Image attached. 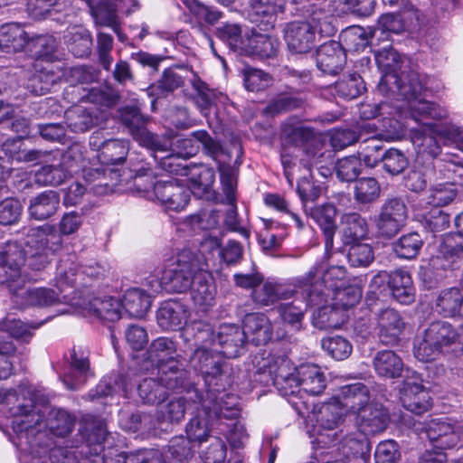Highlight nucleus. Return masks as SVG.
Here are the masks:
<instances>
[{"label": "nucleus", "instance_id": "nucleus-6", "mask_svg": "<svg viewBox=\"0 0 463 463\" xmlns=\"http://www.w3.org/2000/svg\"><path fill=\"white\" fill-rule=\"evenodd\" d=\"M205 269L206 263L202 254L184 249L178 253L176 261L164 269L161 281H156L155 290L185 292L194 283L195 277Z\"/></svg>", "mask_w": 463, "mask_h": 463}, {"label": "nucleus", "instance_id": "nucleus-54", "mask_svg": "<svg viewBox=\"0 0 463 463\" xmlns=\"http://www.w3.org/2000/svg\"><path fill=\"white\" fill-rule=\"evenodd\" d=\"M137 392L143 402L147 404H159L167 397L159 377L143 379L137 384Z\"/></svg>", "mask_w": 463, "mask_h": 463}, {"label": "nucleus", "instance_id": "nucleus-21", "mask_svg": "<svg viewBox=\"0 0 463 463\" xmlns=\"http://www.w3.org/2000/svg\"><path fill=\"white\" fill-rule=\"evenodd\" d=\"M292 285L293 288H290L288 285L274 280L262 281L257 288L252 290L251 298L260 307H269L279 300L288 299L296 292L300 291L299 288H295L294 282Z\"/></svg>", "mask_w": 463, "mask_h": 463}, {"label": "nucleus", "instance_id": "nucleus-13", "mask_svg": "<svg viewBox=\"0 0 463 463\" xmlns=\"http://www.w3.org/2000/svg\"><path fill=\"white\" fill-rule=\"evenodd\" d=\"M198 399L196 415L190 419L185 426L186 437L194 443L201 445L208 440L212 431V421L215 418L212 413V406L208 404V399H203V395L195 392Z\"/></svg>", "mask_w": 463, "mask_h": 463}, {"label": "nucleus", "instance_id": "nucleus-9", "mask_svg": "<svg viewBox=\"0 0 463 463\" xmlns=\"http://www.w3.org/2000/svg\"><path fill=\"white\" fill-rule=\"evenodd\" d=\"M331 457L342 463H369L370 444L364 431L340 430L338 439L327 445Z\"/></svg>", "mask_w": 463, "mask_h": 463}, {"label": "nucleus", "instance_id": "nucleus-27", "mask_svg": "<svg viewBox=\"0 0 463 463\" xmlns=\"http://www.w3.org/2000/svg\"><path fill=\"white\" fill-rule=\"evenodd\" d=\"M181 335L185 344L195 349L215 346L216 331L205 321L195 320L186 324Z\"/></svg>", "mask_w": 463, "mask_h": 463}, {"label": "nucleus", "instance_id": "nucleus-14", "mask_svg": "<svg viewBox=\"0 0 463 463\" xmlns=\"http://www.w3.org/2000/svg\"><path fill=\"white\" fill-rule=\"evenodd\" d=\"M69 364V371L64 373L62 382L68 390L74 391L93 375L89 351L81 346H73L70 352Z\"/></svg>", "mask_w": 463, "mask_h": 463}, {"label": "nucleus", "instance_id": "nucleus-52", "mask_svg": "<svg viewBox=\"0 0 463 463\" xmlns=\"http://www.w3.org/2000/svg\"><path fill=\"white\" fill-rule=\"evenodd\" d=\"M80 276L78 264L71 257L61 260L55 276L56 287L61 294H67V289L72 288Z\"/></svg>", "mask_w": 463, "mask_h": 463}, {"label": "nucleus", "instance_id": "nucleus-64", "mask_svg": "<svg viewBox=\"0 0 463 463\" xmlns=\"http://www.w3.org/2000/svg\"><path fill=\"white\" fill-rule=\"evenodd\" d=\"M423 244L420 235L417 232H411L402 235L397 241L393 243V250L395 254L402 259L415 258Z\"/></svg>", "mask_w": 463, "mask_h": 463}, {"label": "nucleus", "instance_id": "nucleus-4", "mask_svg": "<svg viewBox=\"0 0 463 463\" xmlns=\"http://www.w3.org/2000/svg\"><path fill=\"white\" fill-rule=\"evenodd\" d=\"M458 340L459 334L449 322L435 320L415 337L413 354L420 362H434L442 357Z\"/></svg>", "mask_w": 463, "mask_h": 463}, {"label": "nucleus", "instance_id": "nucleus-11", "mask_svg": "<svg viewBox=\"0 0 463 463\" xmlns=\"http://www.w3.org/2000/svg\"><path fill=\"white\" fill-rule=\"evenodd\" d=\"M407 217V206L402 199L386 200L375 220L379 234L385 238L395 236L404 227Z\"/></svg>", "mask_w": 463, "mask_h": 463}, {"label": "nucleus", "instance_id": "nucleus-15", "mask_svg": "<svg viewBox=\"0 0 463 463\" xmlns=\"http://www.w3.org/2000/svg\"><path fill=\"white\" fill-rule=\"evenodd\" d=\"M429 120L425 119L420 122L422 124L421 128L413 131L412 141L420 152L435 157L440 153V146L436 137H449L452 132L449 126Z\"/></svg>", "mask_w": 463, "mask_h": 463}, {"label": "nucleus", "instance_id": "nucleus-20", "mask_svg": "<svg viewBox=\"0 0 463 463\" xmlns=\"http://www.w3.org/2000/svg\"><path fill=\"white\" fill-rule=\"evenodd\" d=\"M158 377L166 392H198L191 380L190 373L178 361L158 368Z\"/></svg>", "mask_w": 463, "mask_h": 463}, {"label": "nucleus", "instance_id": "nucleus-47", "mask_svg": "<svg viewBox=\"0 0 463 463\" xmlns=\"http://www.w3.org/2000/svg\"><path fill=\"white\" fill-rule=\"evenodd\" d=\"M61 71L43 68L28 78L25 88L35 96L45 95L61 80Z\"/></svg>", "mask_w": 463, "mask_h": 463}, {"label": "nucleus", "instance_id": "nucleus-1", "mask_svg": "<svg viewBox=\"0 0 463 463\" xmlns=\"http://www.w3.org/2000/svg\"><path fill=\"white\" fill-rule=\"evenodd\" d=\"M375 61L383 72L378 90L384 95L392 94L405 97L413 118L431 116L436 118L446 116V109L421 98L427 90L426 82L415 71L398 73L401 69L402 56L391 45L375 52Z\"/></svg>", "mask_w": 463, "mask_h": 463}, {"label": "nucleus", "instance_id": "nucleus-36", "mask_svg": "<svg viewBox=\"0 0 463 463\" xmlns=\"http://www.w3.org/2000/svg\"><path fill=\"white\" fill-rule=\"evenodd\" d=\"M294 372L298 373L302 394L319 395L326 389V378L319 366L303 364L296 367Z\"/></svg>", "mask_w": 463, "mask_h": 463}, {"label": "nucleus", "instance_id": "nucleus-19", "mask_svg": "<svg viewBox=\"0 0 463 463\" xmlns=\"http://www.w3.org/2000/svg\"><path fill=\"white\" fill-rule=\"evenodd\" d=\"M463 258V238L458 234L447 233L439 242L438 252L431 259L433 267L453 269Z\"/></svg>", "mask_w": 463, "mask_h": 463}, {"label": "nucleus", "instance_id": "nucleus-34", "mask_svg": "<svg viewBox=\"0 0 463 463\" xmlns=\"http://www.w3.org/2000/svg\"><path fill=\"white\" fill-rule=\"evenodd\" d=\"M310 216L323 232L326 251H331L334 247V236L337 228L335 223V207L331 203L316 206L311 209Z\"/></svg>", "mask_w": 463, "mask_h": 463}, {"label": "nucleus", "instance_id": "nucleus-24", "mask_svg": "<svg viewBox=\"0 0 463 463\" xmlns=\"http://www.w3.org/2000/svg\"><path fill=\"white\" fill-rule=\"evenodd\" d=\"M245 338L255 345H266L273 337V326L264 313H250L245 316L243 328Z\"/></svg>", "mask_w": 463, "mask_h": 463}, {"label": "nucleus", "instance_id": "nucleus-61", "mask_svg": "<svg viewBox=\"0 0 463 463\" xmlns=\"http://www.w3.org/2000/svg\"><path fill=\"white\" fill-rule=\"evenodd\" d=\"M241 27L238 24L226 23L216 28L215 35L235 52H241L246 43L241 35Z\"/></svg>", "mask_w": 463, "mask_h": 463}, {"label": "nucleus", "instance_id": "nucleus-59", "mask_svg": "<svg viewBox=\"0 0 463 463\" xmlns=\"http://www.w3.org/2000/svg\"><path fill=\"white\" fill-rule=\"evenodd\" d=\"M184 5L200 24L213 25L222 17V13L217 8L208 6L198 0H184Z\"/></svg>", "mask_w": 463, "mask_h": 463}, {"label": "nucleus", "instance_id": "nucleus-22", "mask_svg": "<svg viewBox=\"0 0 463 463\" xmlns=\"http://www.w3.org/2000/svg\"><path fill=\"white\" fill-rule=\"evenodd\" d=\"M346 62L342 43L329 41L320 45L317 51V66L324 73L335 75Z\"/></svg>", "mask_w": 463, "mask_h": 463}, {"label": "nucleus", "instance_id": "nucleus-46", "mask_svg": "<svg viewBox=\"0 0 463 463\" xmlns=\"http://www.w3.org/2000/svg\"><path fill=\"white\" fill-rule=\"evenodd\" d=\"M203 399H208L212 406L213 415L219 420L222 419H235L240 414V409L238 407V399L233 394L229 393H213L212 392H206V396H203Z\"/></svg>", "mask_w": 463, "mask_h": 463}, {"label": "nucleus", "instance_id": "nucleus-29", "mask_svg": "<svg viewBox=\"0 0 463 463\" xmlns=\"http://www.w3.org/2000/svg\"><path fill=\"white\" fill-rule=\"evenodd\" d=\"M61 198L53 190H47L32 197L28 205L30 217L44 221L53 216L60 209Z\"/></svg>", "mask_w": 463, "mask_h": 463}, {"label": "nucleus", "instance_id": "nucleus-41", "mask_svg": "<svg viewBox=\"0 0 463 463\" xmlns=\"http://www.w3.org/2000/svg\"><path fill=\"white\" fill-rule=\"evenodd\" d=\"M389 288L392 297L401 304L410 305L415 300L416 289L411 275L398 269L391 273Z\"/></svg>", "mask_w": 463, "mask_h": 463}, {"label": "nucleus", "instance_id": "nucleus-62", "mask_svg": "<svg viewBox=\"0 0 463 463\" xmlns=\"http://www.w3.org/2000/svg\"><path fill=\"white\" fill-rule=\"evenodd\" d=\"M335 90L338 96L353 99L359 97L364 90L365 86L362 77L357 73L345 75L335 83Z\"/></svg>", "mask_w": 463, "mask_h": 463}, {"label": "nucleus", "instance_id": "nucleus-49", "mask_svg": "<svg viewBox=\"0 0 463 463\" xmlns=\"http://www.w3.org/2000/svg\"><path fill=\"white\" fill-rule=\"evenodd\" d=\"M194 141L191 135L190 137H177L175 142H172V153L162 158V168L169 173L177 172L172 162L175 156L184 159L195 156L199 151V146L194 144Z\"/></svg>", "mask_w": 463, "mask_h": 463}, {"label": "nucleus", "instance_id": "nucleus-44", "mask_svg": "<svg viewBox=\"0 0 463 463\" xmlns=\"http://www.w3.org/2000/svg\"><path fill=\"white\" fill-rule=\"evenodd\" d=\"M373 364L377 375L386 379L402 376L404 367L402 358L391 350L377 352L373 357Z\"/></svg>", "mask_w": 463, "mask_h": 463}, {"label": "nucleus", "instance_id": "nucleus-56", "mask_svg": "<svg viewBox=\"0 0 463 463\" xmlns=\"http://www.w3.org/2000/svg\"><path fill=\"white\" fill-rule=\"evenodd\" d=\"M380 194L381 186L375 178L363 177L354 181V197L358 203H371L377 200Z\"/></svg>", "mask_w": 463, "mask_h": 463}, {"label": "nucleus", "instance_id": "nucleus-7", "mask_svg": "<svg viewBox=\"0 0 463 463\" xmlns=\"http://www.w3.org/2000/svg\"><path fill=\"white\" fill-rule=\"evenodd\" d=\"M259 372L268 373L273 383L279 393L288 399L292 407L300 412V403L303 398L298 373H295L296 367H293L290 360L283 355H275L269 354L267 357L262 358V364L257 362Z\"/></svg>", "mask_w": 463, "mask_h": 463}, {"label": "nucleus", "instance_id": "nucleus-45", "mask_svg": "<svg viewBox=\"0 0 463 463\" xmlns=\"http://www.w3.org/2000/svg\"><path fill=\"white\" fill-rule=\"evenodd\" d=\"M177 346L175 341L168 337H157L153 340L146 350L147 359L158 368L176 362Z\"/></svg>", "mask_w": 463, "mask_h": 463}, {"label": "nucleus", "instance_id": "nucleus-43", "mask_svg": "<svg viewBox=\"0 0 463 463\" xmlns=\"http://www.w3.org/2000/svg\"><path fill=\"white\" fill-rule=\"evenodd\" d=\"M29 43L28 33L16 23L6 24L0 28V49L5 52H21Z\"/></svg>", "mask_w": 463, "mask_h": 463}, {"label": "nucleus", "instance_id": "nucleus-40", "mask_svg": "<svg viewBox=\"0 0 463 463\" xmlns=\"http://www.w3.org/2000/svg\"><path fill=\"white\" fill-rule=\"evenodd\" d=\"M279 46V42L277 38L253 33L247 38L242 52L260 59H269L277 55Z\"/></svg>", "mask_w": 463, "mask_h": 463}, {"label": "nucleus", "instance_id": "nucleus-32", "mask_svg": "<svg viewBox=\"0 0 463 463\" xmlns=\"http://www.w3.org/2000/svg\"><path fill=\"white\" fill-rule=\"evenodd\" d=\"M86 315L93 316L100 320L115 322L120 319L122 304L112 297H95L83 307Z\"/></svg>", "mask_w": 463, "mask_h": 463}, {"label": "nucleus", "instance_id": "nucleus-35", "mask_svg": "<svg viewBox=\"0 0 463 463\" xmlns=\"http://www.w3.org/2000/svg\"><path fill=\"white\" fill-rule=\"evenodd\" d=\"M340 235L344 245L361 242L368 234L366 220L357 213H345L341 216Z\"/></svg>", "mask_w": 463, "mask_h": 463}, {"label": "nucleus", "instance_id": "nucleus-37", "mask_svg": "<svg viewBox=\"0 0 463 463\" xmlns=\"http://www.w3.org/2000/svg\"><path fill=\"white\" fill-rule=\"evenodd\" d=\"M379 338L384 345H393L404 328L401 315L392 308L383 310L378 316Z\"/></svg>", "mask_w": 463, "mask_h": 463}, {"label": "nucleus", "instance_id": "nucleus-31", "mask_svg": "<svg viewBox=\"0 0 463 463\" xmlns=\"http://www.w3.org/2000/svg\"><path fill=\"white\" fill-rule=\"evenodd\" d=\"M198 399L193 400L192 396L185 397H174L164 402H160L156 410V418L160 422L178 424L185 415L187 410L192 405H197Z\"/></svg>", "mask_w": 463, "mask_h": 463}, {"label": "nucleus", "instance_id": "nucleus-12", "mask_svg": "<svg viewBox=\"0 0 463 463\" xmlns=\"http://www.w3.org/2000/svg\"><path fill=\"white\" fill-rule=\"evenodd\" d=\"M345 414L346 413L343 408L334 400L320 407L316 420L318 428L317 439L319 444L330 445L338 439L340 430L337 429L342 425Z\"/></svg>", "mask_w": 463, "mask_h": 463}, {"label": "nucleus", "instance_id": "nucleus-28", "mask_svg": "<svg viewBox=\"0 0 463 463\" xmlns=\"http://www.w3.org/2000/svg\"><path fill=\"white\" fill-rule=\"evenodd\" d=\"M402 104L397 106L395 109V114L392 118H385L383 119V128L386 129L387 137L391 139L399 138L404 134V130L408 128L407 119L411 118L415 122H420L425 119H432L436 121L442 120L448 117V111L446 110V116L436 118L431 116L420 117L421 118H415L412 117L411 112L408 107V100L405 97H402Z\"/></svg>", "mask_w": 463, "mask_h": 463}, {"label": "nucleus", "instance_id": "nucleus-23", "mask_svg": "<svg viewBox=\"0 0 463 463\" xmlns=\"http://www.w3.org/2000/svg\"><path fill=\"white\" fill-rule=\"evenodd\" d=\"M369 390L362 383L342 386L333 400L347 413L358 414L369 403Z\"/></svg>", "mask_w": 463, "mask_h": 463}, {"label": "nucleus", "instance_id": "nucleus-60", "mask_svg": "<svg viewBox=\"0 0 463 463\" xmlns=\"http://www.w3.org/2000/svg\"><path fill=\"white\" fill-rule=\"evenodd\" d=\"M383 150V141L373 136L361 142L358 157L366 166L373 168L382 161L384 153Z\"/></svg>", "mask_w": 463, "mask_h": 463}, {"label": "nucleus", "instance_id": "nucleus-63", "mask_svg": "<svg viewBox=\"0 0 463 463\" xmlns=\"http://www.w3.org/2000/svg\"><path fill=\"white\" fill-rule=\"evenodd\" d=\"M243 78V84L248 91H261L269 88L272 82L273 78L270 74L262 70L246 67L241 71Z\"/></svg>", "mask_w": 463, "mask_h": 463}, {"label": "nucleus", "instance_id": "nucleus-30", "mask_svg": "<svg viewBox=\"0 0 463 463\" xmlns=\"http://www.w3.org/2000/svg\"><path fill=\"white\" fill-rule=\"evenodd\" d=\"M191 289L192 299L200 310L205 312L215 303L216 288L206 269L195 277Z\"/></svg>", "mask_w": 463, "mask_h": 463}, {"label": "nucleus", "instance_id": "nucleus-58", "mask_svg": "<svg viewBox=\"0 0 463 463\" xmlns=\"http://www.w3.org/2000/svg\"><path fill=\"white\" fill-rule=\"evenodd\" d=\"M67 127L75 133L90 130L94 126L91 113L81 106H75L65 112Z\"/></svg>", "mask_w": 463, "mask_h": 463}, {"label": "nucleus", "instance_id": "nucleus-17", "mask_svg": "<svg viewBox=\"0 0 463 463\" xmlns=\"http://www.w3.org/2000/svg\"><path fill=\"white\" fill-rule=\"evenodd\" d=\"M287 0H250L248 17L260 30L272 29L279 13L284 12Z\"/></svg>", "mask_w": 463, "mask_h": 463}, {"label": "nucleus", "instance_id": "nucleus-3", "mask_svg": "<svg viewBox=\"0 0 463 463\" xmlns=\"http://www.w3.org/2000/svg\"><path fill=\"white\" fill-rule=\"evenodd\" d=\"M306 21H294L286 24L284 39L289 51L296 53H307L316 46V34H334L335 28L331 16L325 10H315L305 16Z\"/></svg>", "mask_w": 463, "mask_h": 463}, {"label": "nucleus", "instance_id": "nucleus-5", "mask_svg": "<svg viewBox=\"0 0 463 463\" xmlns=\"http://www.w3.org/2000/svg\"><path fill=\"white\" fill-rule=\"evenodd\" d=\"M345 269L341 266H332L319 279L318 266L315 265L303 276L294 279L295 288L300 289L306 306L316 307L327 302L331 293L343 288Z\"/></svg>", "mask_w": 463, "mask_h": 463}, {"label": "nucleus", "instance_id": "nucleus-18", "mask_svg": "<svg viewBox=\"0 0 463 463\" xmlns=\"http://www.w3.org/2000/svg\"><path fill=\"white\" fill-rule=\"evenodd\" d=\"M246 344L245 332L234 324H222L216 331L215 353H222L227 358L241 355Z\"/></svg>", "mask_w": 463, "mask_h": 463}, {"label": "nucleus", "instance_id": "nucleus-38", "mask_svg": "<svg viewBox=\"0 0 463 463\" xmlns=\"http://www.w3.org/2000/svg\"><path fill=\"white\" fill-rule=\"evenodd\" d=\"M355 415L356 430L364 431L365 436L384 430L388 424L386 411L373 404H369Z\"/></svg>", "mask_w": 463, "mask_h": 463}, {"label": "nucleus", "instance_id": "nucleus-8", "mask_svg": "<svg viewBox=\"0 0 463 463\" xmlns=\"http://www.w3.org/2000/svg\"><path fill=\"white\" fill-rule=\"evenodd\" d=\"M26 245L30 248L29 265L33 269H41L48 263V255L61 250L62 234L55 226L44 224L29 228Z\"/></svg>", "mask_w": 463, "mask_h": 463}, {"label": "nucleus", "instance_id": "nucleus-55", "mask_svg": "<svg viewBox=\"0 0 463 463\" xmlns=\"http://www.w3.org/2000/svg\"><path fill=\"white\" fill-rule=\"evenodd\" d=\"M338 43H342L345 53H346V52L363 51L369 45L370 41L364 28L361 26H352L342 31Z\"/></svg>", "mask_w": 463, "mask_h": 463}, {"label": "nucleus", "instance_id": "nucleus-48", "mask_svg": "<svg viewBox=\"0 0 463 463\" xmlns=\"http://www.w3.org/2000/svg\"><path fill=\"white\" fill-rule=\"evenodd\" d=\"M121 304L130 317L141 318L150 308L151 296L142 288H133L126 291Z\"/></svg>", "mask_w": 463, "mask_h": 463}, {"label": "nucleus", "instance_id": "nucleus-57", "mask_svg": "<svg viewBox=\"0 0 463 463\" xmlns=\"http://www.w3.org/2000/svg\"><path fill=\"white\" fill-rule=\"evenodd\" d=\"M0 262L7 265L14 274H20L25 262V251L17 242L7 241L0 248Z\"/></svg>", "mask_w": 463, "mask_h": 463}, {"label": "nucleus", "instance_id": "nucleus-10", "mask_svg": "<svg viewBox=\"0 0 463 463\" xmlns=\"http://www.w3.org/2000/svg\"><path fill=\"white\" fill-rule=\"evenodd\" d=\"M135 185L139 191L146 193L148 197L154 195L167 210L183 211L190 200V190L176 180L157 181L143 187V177L137 175L135 177Z\"/></svg>", "mask_w": 463, "mask_h": 463}, {"label": "nucleus", "instance_id": "nucleus-51", "mask_svg": "<svg viewBox=\"0 0 463 463\" xmlns=\"http://www.w3.org/2000/svg\"><path fill=\"white\" fill-rule=\"evenodd\" d=\"M462 305L463 295L458 288H450L442 290L435 301L436 311L445 317L457 316Z\"/></svg>", "mask_w": 463, "mask_h": 463}, {"label": "nucleus", "instance_id": "nucleus-16", "mask_svg": "<svg viewBox=\"0 0 463 463\" xmlns=\"http://www.w3.org/2000/svg\"><path fill=\"white\" fill-rule=\"evenodd\" d=\"M400 399L402 406L415 414H422L431 407L430 392L416 374L403 382Z\"/></svg>", "mask_w": 463, "mask_h": 463}, {"label": "nucleus", "instance_id": "nucleus-50", "mask_svg": "<svg viewBox=\"0 0 463 463\" xmlns=\"http://www.w3.org/2000/svg\"><path fill=\"white\" fill-rule=\"evenodd\" d=\"M133 386L134 383L128 376L113 375L101 380L95 390L90 392L89 396L91 400H94L113 395L119 391H122L124 395L127 396L132 391Z\"/></svg>", "mask_w": 463, "mask_h": 463}, {"label": "nucleus", "instance_id": "nucleus-2", "mask_svg": "<svg viewBox=\"0 0 463 463\" xmlns=\"http://www.w3.org/2000/svg\"><path fill=\"white\" fill-rule=\"evenodd\" d=\"M9 406L12 428L17 433L20 445L25 443L31 454L38 455L36 446L46 433L42 431L43 415L35 410L32 390L20 384L17 388L0 389V404Z\"/></svg>", "mask_w": 463, "mask_h": 463}, {"label": "nucleus", "instance_id": "nucleus-25", "mask_svg": "<svg viewBox=\"0 0 463 463\" xmlns=\"http://www.w3.org/2000/svg\"><path fill=\"white\" fill-rule=\"evenodd\" d=\"M214 350L208 348H196L190 358V363L195 371L201 373L207 384L222 374L223 364Z\"/></svg>", "mask_w": 463, "mask_h": 463}, {"label": "nucleus", "instance_id": "nucleus-26", "mask_svg": "<svg viewBox=\"0 0 463 463\" xmlns=\"http://www.w3.org/2000/svg\"><path fill=\"white\" fill-rule=\"evenodd\" d=\"M14 297V302L18 303V298H21V303L27 306L50 307L59 303L74 304L69 294H61L60 291L58 293L54 289L47 288H34L25 290L22 288L19 290V295Z\"/></svg>", "mask_w": 463, "mask_h": 463}, {"label": "nucleus", "instance_id": "nucleus-33", "mask_svg": "<svg viewBox=\"0 0 463 463\" xmlns=\"http://www.w3.org/2000/svg\"><path fill=\"white\" fill-rule=\"evenodd\" d=\"M426 435L438 449L456 446L460 439L454 426L445 420H432L426 428Z\"/></svg>", "mask_w": 463, "mask_h": 463}, {"label": "nucleus", "instance_id": "nucleus-42", "mask_svg": "<svg viewBox=\"0 0 463 463\" xmlns=\"http://www.w3.org/2000/svg\"><path fill=\"white\" fill-rule=\"evenodd\" d=\"M324 302L318 305L317 310L314 313L312 324L321 330L339 328L347 319L344 310L336 307L331 301L330 304Z\"/></svg>", "mask_w": 463, "mask_h": 463}, {"label": "nucleus", "instance_id": "nucleus-53", "mask_svg": "<svg viewBox=\"0 0 463 463\" xmlns=\"http://www.w3.org/2000/svg\"><path fill=\"white\" fill-rule=\"evenodd\" d=\"M69 50L76 57H86L90 53L92 39L90 33L83 28L74 27L65 36Z\"/></svg>", "mask_w": 463, "mask_h": 463}, {"label": "nucleus", "instance_id": "nucleus-39", "mask_svg": "<svg viewBox=\"0 0 463 463\" xmlns=\"http://www.w3.org/2000/svg\"><path fill=\"white\" fill-rule=\"evenodd\" d=\"M188 316L189 308L186 305L177 300H168L157 310L156 318L163 329H174L180 326Z\"/></svg>", "mask_w": 463, "mask_h": 463}]
</instances>
